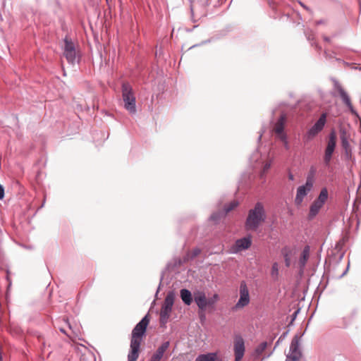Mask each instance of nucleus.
<instances>
[{"label":"nucleus","mask_w":361,"mask_h":361,"mask_svg":"<svg viewBox=\"0 0 361 361\" xmlns=\"http://www.w3.org/2000/svg\"><path fill=\"white\" fill-rule=\"evenodd\" d=\"M271 275L272 277L276 278L279 275V264L277 262H274L271 267Z\"/></svg>","instance_id":"26"},{"label":"nucleus","mask_w":361,"mask_h":361,"mask_svg":"<svg viewBox=\"0 0 361 361\" xmlns=\"http://www.w3.org/2000/svg\"><path fill=\"white\" fill-rule=\"evenodd\" d=\"M169 341H166L163 343L156 350V352L153 354L152 357L159 361H161L162 357H164V353L167 350L169 347Z\"/></svg>","instance_id":"15"},{"label":"nucleus","mask_w":361,"mask_h":361,"mask_svg":"<svg viewBox=\"0 0 361 361\" xmlns=\"http://www.w3.org/2000/svg\"><path fill=\"white\" fill-rule=\"evenodd\" d=\"M327 199H328V190L326 188H324L320 191V193H319L318 197L316 199V200H317L318 202L324 204L325 202H326Z\"/></svg>","instance_id":"22"},{"label":"nucleus","mask_w":361,"mask_h":361,"mask_svg":"<svg viewBox=\"0 0 361 361\" xmlns=\"http://www.w3.org/2000/svg\"><path fill=\"white\" fill-rule=\"evenodd\" d=\"M122 97L125 109L130 114L136 112V100L132 87L128 83L122 85Z\"/></svg>","instance_id":"3"},{"label":"nucleus","mask_w":361,"mask_h":361,"mask_svg":"<svg viewBox=\"0 0 361 361\" xmlns=\"http://www.w3.org/2000/svg\"><path fill=\"white\" fill-rule=\"evenodd\" d=\"M338 92H339V94L342 99V100L343 101V102L351 109V111H353V106H352V103L350 102V99L349 97V96L348 95L347 92L343 89V88H339L338 89Z\"/></svg>","instance_id":"20"},{"label":"nucleus","mask_w":361,"mask_h":361,"mask_svg":"<svg viewBox=\"0 0 361 361\" xmlns=\"http://www.w3.org/2000/svg\"><path fill=\"white\" fill-rule=\"evenodd\" d=\"M266 214L262 203L257 202L253 209L248 212L245 221L246 230L255 231L265 221Z\"/></svg>","instance_id":"2"},{"label":"nucleus","mask_w":361,"mask_h":361,"mask_svg":"<svg viewBox=\"0 0 361 361\" xmlns=\"http://www.w3.org/2000/svg\"><path fill=\"white\" fill-rule=\"evenodd\" d=\"M324 206V204L318 202L317 200H314L310 206V212H309V218H314L319 212L321 208Z\"/></svg>","instance_id":"17"},{"label":"nucleus","mask_w":361,"mask_h":361,"mask_svg":"<svg viewBox=\"0 0 361 361\" xmlns=\"http://www.w3.org/2000/svg\"><path fill=\"white\" fill-rule=\"evenodd\" d=\"M219 298V296L217 294H214L213 298L212 299H210L209 300L211 302H213L212 304H214Z\"/></svg>","instance_id":"30"},{"label":"nucleus","mask_w":361,"mask_h":361,"mask_svg":"<svg viewBox=\"0 0 361 361\" xmlns=\"http://www.w3.org/2000/svg\"><path fill=\"white\" fill-rule=\"evenodd\" d=\"M245 353L244 341L241 337H238L234 341L235 361H240Z\"/></svg>","instance_id":"13"},{"label":"nucleus","mask_w":361,"mask_h":361,"mask_svg":"<svg viewBox=\"0 0 361 361\" xmlns=\"http://www.w3.org/2000/svg\"><path fill=\"white\" fill-rule=\"evenodd\" d=\"M64 44L63 55L68 63L74 64L77 59V53L75 51V45L67 37H66L64 39Z\"/></svg>","instance_id":"7"},{"label":"nucleus","mask_w":361,"mask_h":361,"mask_svg":"<svg viewBox=\"0 0 361 361\" xmlns=\"http://www.w3.org/2000/svg\"><path fill=\"white\" fill-rule=\"evenodd\" d=\"M267 342H263L262 343H260L256 348L255 350V353L257 355H261L264 351V350L266 349L267 348Z\"/></svg>","instance_id":"25"},{"label":"nucleus","mask_w":361,"mask_h":361,"mask_svg":"<svg viewBox=\"0 0 361 361\" xmlns=\"http://www.w3.org/2000/svg\"><path fill=\"white\" fill-rule=\"evenodd\" d=\"M149 323V314H146L133 329L130 341V351L128 355V361H137L139 357L142 336L145 334Z\"/></svg>","instance_id":"1"},{"label":"nucleus","mask_w":361,"mask_h":361,"mask_svg":"<svg viewBox=\"0 0 361 361\" xmlns=\"http://www.w3.org/2000/svg\"><path fill=\"white\" fill-rule=\"evenodd\" d=\"M87 356L88 355H82V358H81L82 361H85V360H87Z\"/></svg>","instance_id":"32"},{"label":"nucleus","mask_w":361,"mask_h":361,"mask_svg":"<svg viewBox=\"0 0 361 361\" xmlns=\"http://www.w3.org/2000/svg\"><path fill=\"white\" fill-rule=\"evenodd\" d=\"M270 166H271L270 163H266L263 167V172L265 173L267 171H268L269 169L270 168Z\"/></svg>","instance_id":"29"},{"label":"nucleus","mask_w":361,"mask_h":361,"mask_svg":"<svg viewBox=\"0 0 361 361\" xmlns=\"http://www.w3.org/2000/svg\"><path fill=\"white\" fill-rule=\"evenodd\" d=\"M314 171L312 169L311 173L307 177L305 184L298 188L295 198V203L296 205H300L305 197L312 189L314 184Z\"/></svg>","instance_id":"4"},{"label":"nucleus","mask_w":361,"mask_h":361,"mask_svg":"<svg viewBox=\"0 0 361 361\" xmlns=\"http://www.w3.org/2000/svg\"><path fill=\"white\" fill-rule=\"evenodd\" d=\"M336 145V135L334 131H332L329 134L327 146L325 149L324 161L326 165H328L331 159L332 154L334 152Z\"/></svg>","instance_id":"8"},{"label":"nucleus","mask_w":361,"mask_h":361,"mask_svg":"<svg viewBox=\"0 0 361 361\" xmlns=\"http://www.w3.org/2000/svg\"><path fill=\"white\" fill-rule=\"evenodd\" d=\"M4 197V189L3 186L0 184V200H2Z\"/></svg>","instance_id":"28"},{"label":"nucleus","mask_w":361,"mask_h":361,"mask_svg":"<svg viewBox=\"0 0 361 361\" xmlns=\"http://www.w3.org/2000/svg\"><path fill=\"white\" fill-rule=\"evenodd\" d=\"M195 361H221L216 353H208L199 355Z\"/></svg>","instance_id":"18"},{"label":"nucleus","mask_w":361,"mask_h":361,"mask_svg":"<svg viewBox=\"0 0 361 361\" xmlns=\"http://www.w3.org/2000/svg\"><path fill=\"white\" fill-rule=\"evenodd\" d=\"M326 114L323 113L314 125L308 130L305 137L308 140H312L324 128L326 121Z\"/></svg>","instance_id":"6"},{"label":"nucleus","mask_w":361,"mask_h":361,"mask_svg":"<svg viewBox=\"0 0 361 361\" xmlns=\"http://www.w3.org/2000/svg\"><path fill=\"white\" fill-rule=\"evenodd\" d=\"M238 205V202L236 200H233L229 204L224 207V214H228V212L233 210Z\"/></svg>","instance_id":"23"},{"label":"nucleus","mask_w":361,"mask_h":361,"mask_svg":"<svg viewBox=\"0 0 361 361\" xmlns=\"http://www.w3.org/2000/svg\"><path fill=\"white\" fill-rule=\"evenodd\" d=\"M180 298L187 305H190L192 301V294L190 291L187 289L180 290Z\"/></svg>","instance_id":"19"},{"label":"nucleus","mask_w":361,"mask_h":361,"mask_svg":"<svg viewBox=\"0 0 361 361\" xmlns=\"http://www.w3.org/2000/svg\"><path fill=\"white\" fill-rule=\"evenodd\" d=\"M286 121V116L284 114L281 115L278 121L274 125L273 131L282 140H285L286 137L283 133V129L285 126V123Z\"/></svg>","instance_id":"14"},{"label":"nucleus","mask_w":361,"mask_h":361,"mask_svg":"<svg viewBox=\"0 0 361 361\" xmlns=\"http://www.w3.org/2000/svg\"><path fill=\"white\" fill-rule=\"evenodd\" d=\"M282 254L284 257L285 264L286 267H289L290 265V259L289 257V252L287 249H283L282 250Z\"/></svg>","instance_id":"24"},{"label":"nucleus","mask_w":361,"mask_h":361,"mask_svg":"<svg viewBox=\"0 0 361 361\" xmlns=\"http://www.w3.org/2000/svg\"><path fill=\"white\" fill-rule=\"evenodd\" d=\"M42 350L44 352L45 350V343L44 341L42 342Z\"/></svg>","instance_id":"33"},{"label":"nucleus","mask_w":361,"mask_h":361,"mask_svg":"<svg viewBox=\"0 0 361 361\" xmlns=\"http://www.w3.org/2000/svg\"><path fill=\"white\" fill-rule=\"evenodd\" d=\"M250 302V295L249 290L247 286L245 281H242L240 286V298L236 303L235 308L240 309L246 305H247Z\"/></svg>","instance_id":"10"},{"label":"nucleus","mask_w":361,"mask_h":361,"mask_svg":"<svg viewBox=\"0 0 361 361\" xmlns=\"http://www.w3.org/2000/svg\"><path fill=\"white\" fill-rule=\"evenodd\" d=\"M310 246L308 245H306L302 253H301V255H300V259H299V264H300V269L302 270L310 257Z\"/></svg>","instance_id":"16"},{"label":"nucleus","mask_w":361,"mask_h":361,"mask_svg":"<svg viewBox=\"0 0 361 361\" xmlns=\"http://www.w3.org/2000/svg\"><path fill=\"white\" fill-rule=\"evenodd\" d=\"M194 300L201 310H205L207 305H211L213 302L208 300L206 298L205 293L202 291L194 292Z\"/></svg>","instance_id":"12"},{"label":"nucleus","mask_w":361,"mask_h":361,"mask_svg":"<svg viewBox=\"0 0 361 361\" xmlns=\"http://www.w3.org/2000/svg\"><path fill=\"white\" fill-rule=\"evenodd\" d=\"M300 336L295 335L292 339L291 344L290 346V354L287 356L286 361H298L301 353L299 350V341Z\"/></svg>","instance_id":"9"},{"label":"nucleus","mask_w":361,"mask_h":361,"mask_svg":"<svg viewBox=\"0 0 361 361\" xmlns=\"http://www.w3.org/2000/svg\"><path fill=\"white\" fill-rule=\"evenodd\" d=\"M294 178H294V175L292 173L289 172V173H288V179L290 180H293Z\"/></svg>","instance_id":"31"},{"label":"nucleus","mask_w":361,"mask_h":361,"mask_svg":"<svg viewBox=\"0 0 361 361\" xmlns=\"http://www.w3.org/2000/svg\"><path fill=\"white\" fill-rule=\"evenodd\" d=\"M174 302V295L173 293H169L167 294L166 297L164 299V303L161 307V310L160 312V323L161 324H165L167 322V320L170 316L172 307Z\"/></svg>","instance_id":"5"},{"label":"nucleus","mask_w":361,"mask_h":361,"mask_svg":"<svg viewBox=\"0 0 361 361\" xmlns=\"http://www.w3.org/2000/svg\"><path fill=\"white\" fill-rule=\"evenodd\" d=\"M200 253V250L199 248H195L191 250L188 253V258L192 259L197 257Z\"/></svg>","instance_id":"27"},{"label":"nucleus","mask_w":361,"mask_h":361,"mask_svg":"<svg viewBox=\"0 0 361 361\" xmlns=\"http://www.w3.org/2000/svg\"><path fill=\"white\" fill-rule=\"evenodd\" d=\"M341 144L343 148L345 149L346 153H348L350 152V143L348 142V137L347 136L346 133L343 132L341 135Z\"/></svg>","instance_id":"21"},{"label":"nucleus","mask_w":361,"mask_h":361,"mask_svg":"<svg viewBox=\"0 0 361 361\" xmlns=\"http://www.w3.org/2000/svg\"><path fill=\"white\" fill-rule=\"evenodd\" d=\"M212 219H214V220H215V219H216V215H215V214H213V215L212 216Z\"/></svg>","instance_id":"34"},{"label":"nucleus","mask_w":361,"mask_h":361,"mask_svg":"<svg viewBox=\"0 0 361 361\" xmlns=\"http://www.w3.org/2000/svg\"><path fill=\"white\" fill-rule=\"evenodd\" d=\"M252 244V240L250 236L238 239L235 241V244L231 247V252L238 253L242 250L248 249Z\"/></svg>","instance_id":"11"}]
</instances>
